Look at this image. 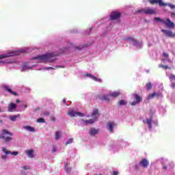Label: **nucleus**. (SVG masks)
<instances>
[{
	"label": "nucleus",
	"mask_w": 175,
	"mask_h": 175,
	"mask_svg": "<svg viewBox=\"0 0 175 175\" xmlns=\"http://www.w3.org/2000/svg\"><path fill=\"white\" fill-rule=\"evenodd\" d=\"M16 103H20V100L17 99V100H16Z\"/></svg>",
	"instance_id": "obj_52"
},
{
	"label": "nucleus",
	"mask_w": 175,
	"mask_h": 175,
	"mask_svg": "<svg viewBox=\"0 0 175 175\" xmlns=\"http://www.w3.org/2000/svg\"><path fill=\"white\" fill-rule=\"evenodd\" d=\"M98 175H102V174H98Z\"/></svg>",
	"instance_id": "obj_56"
},
{
	"label": "nucleus",
	"mask_w": 175,
	"mask_h": 175,
	"mask_svg": "<svg viewBox=\"0 0 175 175\" xmlns=\"http://www.w3.org/2000/svg\"><path fill=\"white\" fill-rule=\"evenodd\" d=\"M169 79L170 81H175V75L173 74H170L169 76Z\"/></svg>",
	"instance_id": "obj_30"
},
{
	"label": "nucleus",
	"mask_w": 175,
	"mask_h": 175,
	"mask_svg": "<svg viewBox=\"0 0 175 175\" xmlns=\"http://www.w3.org/2000/svg\"><path fill=\"white\" fill-rule=\"evenodd\" d=\"M161 68H163L164 69H167L169 68L167 66H165L163 64L161 65Z\"/></svg>",
	"instance_id": "obj_42"
},
{
	"label": "nucleus",
	"mask_w": 175,
	"mask_h": 175,
	"mask_svg": "<svg viewBox=\"0 0 175 175\" xmlns=\"http://www.w3.org/2000/svg\"><path fill=\"white\" fill-rule=\"evenodd\" d=\"M68 165H69V164L68 163H66L65 165H64V167H65L66 172L70 173V172L72 171V167H67Z\"/></svg>",
	"instance_id": "obj_23"
},
{
	"label": "nucleus",
	"mask_w": 175,
	"mask_h": 175,
	"mask_svg": "<svg viewBox=\"0 0 175 175\" xmlns=\"http://www.w3.org/2000/svg\"><path fill=\"white\" fill-rule=\"evenodd\" d=\"M121 17V13L113 12L110 14V20H118Z\"/></svg>",
	"instance_id": "obj_7"
},
{
	"label": "nucleus",
	"mask_w": 175,
	"mask_h": 175,
	"mask_svg": "<svg viewBox=\"0 0 175 175\" xmlns=\"http://www.w3.org/2000/svg\"><path fill=\"white\" fill-rule=\"evenodd\" d=\"M86 76L88 77H90V79H92V80H94V81H98L99 83L102 82V79H98L96 77H95V76H94V75H92L91 74L87 73Z\"/></svg>",
	"instance_id": "obj_16"
},
{
	"label": "nucleus",
	"mask_w": 175,
	"mask_h": 175,
	"mask_svg": "<svg viewBox=\"0 0 175 175\" xmlns=\"http://www.w3.org/2000/svg\"><path fill=\"white\" fill-rule=\"evenodd\" d=\"M25 109H27V105H24Z\"/></svg>",
	"instance_id": "obj_53"
},
{
	"label": "nucleus",
	"mask_w": 175,
	"mask_h": 175,
	"mask_svg": "<svg viewBox=\"0 0 175 175\" xmlns=\"http://www.w3.org/2000/svg\"><path fill=\"white\" fill-rule=\"evenodd\" d=\"M42 116H44L45 117H49V116H50V112L49 111H45L42 113Z\"/></svg>",
	"instance_id": "obj_35"
},
{
	"label": "nucleus",
	"mask_w": 175,
	"mask_h": 175,
	"mask_svg": "<svg viewBox=\"0 0 175 175\" xmlns=\"http://www.w3.org/2000/svg\"><path fill=\"white\" fill-rule=\"evenodd\" d=\"M115 125L116 123L114 122H109L107 124V129L109 131V132H113V128H114Z\"/></svg>",
	"instance_id": "obj_15"
},
{
	"label": "nucleus",
	"mask_w": 175,
	"mask_h": 175,
	"mask_svg": "<svg viewBox=\"0 0 175 175\" xmlns=\"http://www.w3.org/2000/svg\"><path fill=\"white\" fill-rule=\"evenodd\" d=\"M170 87H172V88H175V83H172Z\"/></svg>",
	"instance_id": "obj_44"
},
{
	"label": "nucleus",
	"mask_w": 175,
	"mask_h": 175,
	"mask_svg": "<svg viewBox=\"0 0 175 175\" xmlns=\"http://www.w3.org/2000/svg\"><path fill=\"white\" fill-rule=\"evenodd\" d=\"M133 44L135 46H136L137 47H139V46H140V42H139V41L136 40H134L133 41Z\"/></svg>",
	"instance_id": "obj_33"
},
{
	"label": "nucleus",
	"mask_w": 175,
	"mask_h": 175,
	"mask_svg": "<svg viewBox=\"0 0 175 175\" xmlns=\"http://www.w3.org/2000/svg\"><path fill=\"white\" fill-rule=\"evenodd\" d=\"M163 169L164 170H166V169H167V167L166 165H164V166L163 167Z\"/></svg>",
	"instance_id": "obj_51"
},
{
	"label": "nucleus",
	"mask_w": 175,
	"mask_h": 175,
	"mask_svg": "<svg viewBox=\"0 0 175 175\" xmlns=\"http://www.w3.org/2000/svg\"><path fill=\"white\" fill-rule=\"evenodd\" d=\"M139 104V103H137V101H133L132 103H131V106H135V105Z\"/></svg>",
	"instance_id": "obj_38"
},
{
	"label": "nucleus",
	"mask_w": 175,
	"mask_h": 175,
	"mask_svg": "<svg viewBox=\"0 0 175 175\" xmlns=\"http://www.w3.org/2000/svg\"><path fill=\"white\" fill-rule=\"evenodd\" d=\"M120 106H124V105H126L127 102L125 100H121L119 101Z\"/></svg>",
	"instance_id": "obj_31"
},
{
	"label": "nucleus",
	"mask_w": 175,
	"mask_h": 175,
	"mask_svg": "<svg viewBox=\"0 0 175 175\" xmlns=\"http://www.w3.org/2000/svg\"><path fill=\"white\" fill-rule=\"evenodd\" d=\"M134 98L135 99V101H137V103H139L142 102V97L140 96H139V94H134Z\"/></svg>",
	"instance_id": "obj_24"
},
{
	"label": "nucleus",
	"mask_w": 175,
	"mask_h": 175,
	"mask_svg": "<svg viewBox=\"0 0 175 175\" xmlns=\"http://www.w3.org/2000/svg\"><path fill=\"white\" fill-rule=\"evenodd\" d=\"M23 128L26 129V131H29V132H35V128L31 126H24Z\"/></svg>",
	"instance_id": "obj_20"
},
{
	"label": "nucleus",
	"mask_w": 175,
	"mask_h": 175,
	"mask_svg": "<svg viewBox=\"0 0 175 175\" xmlns=\"http://www.w3.org/2000/svg\"><path fill=\"white\" fill-rule=\"evenodd\" d=\"M99 132V130L92 128L89 131V133L91 136H95V135H97V133Z\"/></svg>",
	"instance_id": "obj_17"
},
{
	"label": "nucleus",
	"mask_w": 175,
	"mask_h": 175,
	"mask_svg": "<svg viewBox=\"0 0 175 175\" xmlns=\"http://www.w3.org/2000/svg\"><path fill=\"white\" fill-rule=\"evenodd\" d=\"M33 150H25V154H27V157H29V158H33Z\"/></svg>",
	"instance_id": "obj_19"
},
{
	"label": "nucleus",
	"mask_w": 175,
	"mask_h": 175,
	"mask_svg": "<svg viewBox=\"0 0 175 175\" xmlns=\"http://www.w3.org/2000/svg\"><path fill=\"white\" fill-rule=\"evenodd\" d=\"M124 40H126V42H132L133 43V42H135V38L133 37H126L124 38Z\"/></svg>",
	"instance_id": "obj_28"
},
{
	"label": "nucleus",
	"mask_w": 175,
	"mask_h": 175,
	"mask_svg": "<svg viewBox=\"0 0 175 175\" xmlns=\"http://www.w3.org/2000/svg\"><path fill=\"white\" fill-rule=\"evenodd\" d=\"M2 151H3V152L5 153L6 155H9V154H10L11 155H15V156L18 155V151L10 152V150H8L5 147L2 148Z\"/></svg>",
	"instance_id": "obj_9"
},
{
	"label": "nucleus",
	"mask_w": 175,
	"mask_h": 175,
	"mask_svg": "<svg viewBox=\"0 0 175 175\" xmlns=\"http://www.w3.org/2000/svg\"><path fill=\"white\" fill-rule=\"evenodd\" d=\"M170 8H171V9H175V5L170 4Z\"/></svg>",
	"instance_id": "obj_46"
},
{
	"label": "nucleus",
	"mask_w": 175,
	"mask_h": 175,
	"mask_svg": "<svg viewBox=\"0 0 175 175\" xmlns=\"http://www.w3.org/2000/svg\"><path fill=\"white\" fill-rule=\"evenodd\" d=\"M25 69H28V64L27 63H25L23 66H22V70H25Z\"/></svg>",
	"instance_id": "obj_37"
},
{
	"label": "nucleus",
	"mask_w": 175,
	"mask_h": 175,
	"mask_svg": "<svg viewBox=\"0 0 175 175\" xmlns=\"http://www.w3.org/2000/svg\"><path fill=\"white\" fill-rule=\"evenodd\" d=\"M161 32L165 33V35H166V36L168 38H175V33H173V32H172L170 30L162 29Z\"/></svg>",
	"instance_id": "obj_10"
},
{
	"label": "nucleus",
	"mask_w": 175,
	"mask_h": 175,
	"mask_svg": "<svg viewBox=\"0 0 175 175\" xmlns=\"http://www.w3.org/2000/svg\"><path fill=\"white\" fill-rule=\"evenodd\" d=\"M61 132L60 131H56L55 134V140H59V139L61 137Z\"/></svg>",
	"instance_id": "obj_26"
},
{
	"label": "nucleus",
	"mask_w": 175,
	"mask_h": 175,
	"mask_svg": "<svg viewBox=\"0 0 175 175\" xmlns=\"http://www.w3.org/2000/svg\"><path fill=\"white\" fill-rule=\"evenodd\" d=\"M57 55H59V53H51L33 57L32 59H39L40 62H43V61H49V62H53L54 59H52L51 58L57 57Z\"/></svg>",
	"instance_id": "obj_1"
},
{
	"label": "nucleus",
	"mask_w": 175,
	"mask_h": 175,
	"mask_svg": "<svg viewBox=\"0 0 175 175\" xmlns=\"http://www.w3.org/2000/svg\"><path fill=\"white\" fill-rule=\"evenodd\" d=\"M73 143V138H70L66 142V146H68V144H72Z\"/></svg>",
	"instance_id": "obj_32"
},
{
	"label": "nucleus",
	"mask_w": 175,
	"mask_h": 175,
	"mask_svg": "<svg viewBox=\"0 0 175 175\" xmlns=\"http://www.w3.org/2000/svg\"><path fill=\"white\" fill-rule=\"evenodd\" d=\"M151 5H159V6H166V3L162 2V0H149Z\"/></svg>",
	"instance_id": "obj_5"
},
{
	"label": "nucleus",
	"mask_w": 175,
	"mask_h": 175,
	"mask_svg": "<svg viewBox=\"0 0 175 175\" xmlns=\"http://www.w3.org/2000/svg\"><path fill=\"white\" fill-rule=\"evenodd\" d=\"M163 24H165V25H167L168 28H173V27H174V23L170 21V18H167L166 21H163Z\"/></svg>",
	"instance_id": "obj_13"
},
{
	"label": "nucleus",
	"mask_w": 175,
	"mask_h": 175,
	"mask_svg": "<svg viewBox=\"0 0 175 175\" xmlns=\"http://www.w3.org/2000/svg\"><path fill=\"white\" fill-rule=\"evenodd\" d=\"M152 88V83L151 82H148L146 83V90L147 91H150Z\"/></svg>",
	"instance_id": "obj_29"
},
{
	"label": "nucleus",
	"mask_w": 175,
	"mask_h": 175,
	"mask_svg": "<svg viewBox=\"0 0 175 175\" xmlns=\"http://www.w3.org/2000/svg\"><path fill=\"white\" fill-rule=\"evenodd\" d=\"M92 119L89 120H85L87 124H94L95 121H98V118H99V110L94 109L92 113Z\"/></svg>",
	"instance_id": "obj_3"
},
{
	"label": "nucleus",
	"mask_w": 175,
	"mask_h": 175,
	"mask_svg": "<svg viewBox=\"0 0 175 175\" xmlns=\"http://www.w3.org/2000/svg\"><path fill=\"white\" fill-rule=\"evenodd\" d=\"M0 122H2V120H0Z\"/></svg>",
	"instance_id": "obj_57"
},
{
	"label": "nucleus",
	"mask_w": 175,
	"mask_h": 175,
	"mask_svg": "<svg viewBox=\"0 0 175 175\" xmlns=\"http://www.w3.org/2000/svg\"><path fill=\"white\" fill-rule=\"evenodd\" d=\"M136 13H144V9L138 10L136 11Z\"/></svg>",
	"instance_id": "obj_40"
},
{
	"label": "nucleus",
	"mask_w": 175,
	"mask_h": 175,
	"mask_svg": "<svg viewBox=\"0 0 175 175\" xmlns=\"http://www.w3.org/2000/svg\"><path fill=\"white\" fill-rule=\"evenodd\" d=\"M154 21H160L161 23H162L163 24V21H165L161 18L156 17V18H154Z\"/></svg>",
	"instance_id": "obj_34"
},
{
	"label": "nucleus",
	"mask_w": 175,
	"mask_h": 175,
	"mask_svg": "<svg viewBox=\"0 0 175 175\" xmlns=\"http://www.w3.org/2000/svg\"><path fill=\"white\" fill-rule=\"evenodd\" d=\"M53 152H57V148L55 146L53 148Z\"/></svg>",
	"instance_id": "obj_45"
},
{
	"label": "nucleus",
	"mask_w": 175,
	"mask_h": 175,
	"mask_svg": "<svg viewBox=\"0 0 175 175\" xmlns=\"http://www.w3.org/2000/svg\"><path fill=\"white\" fill-rule=\"evenodd\" d=\"M56 68H59V66H57Z\"/></svg>",
	"instance_id": "obj_55"
},
{
	"label": "nucleus",
	"mask_w": 175,
	"mask_h": 175,
	"mask_svg": "<svg viewBox=\"0 0 175 175\" xmlns=\"http://www.w3.org/2000/svg\"><path fill=\"white\" fill-rule=\"evenodd\" d=\"M118 174V172L114 171L112 175H117Z\"/></svg>",
	"instance_id": "obj_48"
},
{
	"label": "nucleus",
	"mask_w": 175,
	"mask_h": 175,
	"mask_svg": "<svg viewBox=\"0 0 175 175\" xmlns=\"http://www.w3.org/2000/svg\"><path fill=\"white\" fill-rule=\"evenodd\" d=\"M13 133L9 132L6 129H3L1 131L0 133V139L4 140L5 143H9V142H12L13 140Z\"/></svg>",
	"instance_id": "obj_2"
},
{
	"label": "nucleus",
	"mask_w": 175,
	"mask_h": 175,
	"mask_svg": "<svg viewBox=\"0 0 175 175\" xmlns=\"http://www.w3.org/2000/svg\"><path fill=\"white\" fill-rule=\"evenodd\" d=\"M171 16H172V17H175V12L171 13Z\"/></svg>",
	"instance_id": "obj_49"
},
{
	"label": "nucleus",
	"mask_w": 175,
	"mask_h": 175,
	"mask_svg": "<svg viewBox=\"0 0 175 175\" xmlns=\"http://www.w3.org/2000/svg\"><path fill=\"white\" fill-rule=\"evenodd\" d=\"M14 55H17V53L14 51H11L7 54L0 55V59H2L3 58H8L9 57H14ZM0 64H5V62H0Z\"/></svg>",
	"instance_id": "obj_4"
},
{
	"label": "nucleus",
	"mask_w": 175,
	"mask_h": 175,
	"mask_svg": "<svg viewBox=\"0 0 175 175\" xmlns=\"http://www.w3.org/2000/svg\"><path fill=\"white\" fill-rule=\"evenodd\" d=\"M0 113H2V109L0 108Z\"/></svg>",
	"instance_id": "obj_54"
},
{
	"label": "nucleus",
	"mask_w": 175,
	"mask_h": 175,
	"mask_svg": "<svg viewBox=\"0 0 175 175\" xmlns=\"http://www.w3.org/2000/svg\"><path fill=\"white\" fill-rule=\"evenodd\" d=\"M146 122H147V124L149 126V129H152V125L151 124L152 123V120L151 119H147Z\"/></svg>",
	"instance_id": "obj_27"
},
{
	"label": "nucleus",
	"mask_w": 175,
	"mask_h": 175,
	"mask_svg": "<svg viewBox=\"0 0 175 175\" xmlns=\"http://www.w3.org/2000/svg\"><path fill=\"white\" fill-rule=\"evenodd\" d=\"M101 100H105V102H110V98H109V96L104 95L101 98H100Z\"/></svg>",
	"instance_id": "obj_25"
},
{
	"label": "nucleus",
	"mask_w": 175,
	"mask_h": 175,
	"mask_svg": "<svg viewBox=\"0 0 175 175\" xmlns=\"http://www.w3.org/2000/svg\"><path fill=\"white\" fill-rule=\"evenodd\" d=\"M23 169H24L25 170H29V166L23 167Z\"/></svg>",
	"instance_id": "obj_43"
},
{
	"label": "nucleus",
	"mask_w": 175,
	"mask_h": 175,
	"mask_svg": "<svg viewBox=\"0 0 175 175\" xmlns=\"http://www.w3.org/2000/svg\"><path fill=\"white\" fill-rule=\"evenodd\" d=\"M3 88L5 91H7V92L11 94V95H14V96H18V94L16 92H13L10 87L5 85L3 87Z\"/></svg>",
	"instance_id": "obj_11"
},
{
	"label": "nucleus",
	"mask_w": 175,
	"mask_h": 175,
	"mask_svg": "<svg viewBox=\"0 0 175 175\" xmlns=\"http://www.w3.org/2000/svg\"><path fill=\"white\" fill-rule=\"evenodd\" d=\"M7 158H8V156L6 155V154H5V155H1V159L3 161H6Z\"/></svg>",
	"instance_id": "obj_39"
},
{
	"label": "nucleus",
	"mask_w": 175,
	"mask_h": 175,
	"mask_svg": "<svg viewBox=\"0 0 175 175\" xmlns=\"http://www.w3.org/2000/svg\"><path fill=\"white\" fill-rule=\"evenodd\" d=\"M163 57H165V58L169 57V54H167V53H164L163 54Z\"/></svg>",
	"instance_id": "obj_41"
},
{
	"label": "nucleus",
	"mask_w": 175,
	"mask_h": 175,
	"mask_svg": "<svg viewBox=\"0 0 175 175\" xmlns=\"http://www.w3.org/2000/svg\"><path fill=\"white\" fill-rule=\"evenodd\" d=\"M37 122H40V123H44L45 120L43 118H40L37 120Z\"/></svg>",
	"instance_id": "obj_36"
},
{
	"label": "nucleus",
	"mask_w": 175,
	"mask_h": 175,
	"mask_svg": "<svg viewBox=\"0 0 175 175\" xmlns=\"http://www.w3.org/2000/svg\"><path fill=\"white\" fill-rule=\"evenodd\" d=\"M120 92H111L109 94V96H112V98H117V96H120Z\"/></svg>",
	"instance_id": "obj_22"
},
{
	"label": "nucleus",
	"mask_w": 175,
	"mask_h": 175,
	"mask_svg": "<svg viewBox=\"0 0 175 175\" xmlns=\"http://www.w3.org/2000/svg\"><path fill=\"white\" fill-rule=\"evenodd\" d=\"M149 165L150 161H148V160H147L146 159H142V161H139V165L142 167H144V169H147Z\"/></svg>",
	"instance_id": "obj_8"
},
{
	"label": "nucleus",
	"mask_w": 175,
	"mask_h": 175,
	"mask_svg": "<svg viewBox=\"0 0 175 175\" xmlns=\"http://www.w3.org/2000/svg\"><path fill=\"white\" fill-rule=\"evenodd\" d=\"M46 70H49V69H54L53 67H46L44 68Z\"/></svg>",
	"instance_id": "obj_47"
},
{
	"label": "nucleus",
	"mask_w": 175,
	"mask_h": 175,
	"mask_svg": "<svg viewBox=\"0 0 175 175\" xmlns=\"http://www.w3.org/2000/svg\"><path fill=\"white\" fill-rule=\"evenodd\" d=\"M68 116H70L71 118L72 117H84V113L81 112H76L73 111H70L68 112Z\"/></svg>",
	"instance_id": "obj_6"
},
{
	"label": "nucleus",
	"mask_w": 175,
	"mask_h": 175,
	"mask_svg": "<svg viewBox=\"0 0 175 175\" xmlns=\"http://www.w3.org/2000/svg\"><path fill=\"white\" fill-rule=\"evenodd\" d=\"M16 107H17V105H16V104L11 103L8 105V111L10 113L13 111V110H16Z\"/></svg>",
	"instance_id": "obj_14"
},
{
	"label": "nucleus",
	"mask_w": 175,
	"mask_h": 175,
	"mask_svg": "<svg viewBox=\"0 0 175 175\" xmlns=\"http://www.w3.org/2000/svg\"><path fill=\"white\" fill-rule=\"evenodd\" d=\"M155 96L158 98L161 96V94L159 93L153 92L152 94L148 95V100H150V99H152L153 98H155Z\"/></svg>",
	"instance_id": "obj_18"
},
{
	"label": "nucleus",
	"mask_w": 175,
	"mask_h": 175,
	"mask_svg": "<svg viewBox=\"0 0 175 175\" xmlns=\"http://www.w3.org/2000/svg\"><path fill=\"white\" fill-rule=\"evenodd\" d=\"M63 102L66 104V106H68V103H66V100L65 99H63Z\"/></svg>",
	"instance_id": "obj_50"
},
{
	"label": "nucleus",
	"mask_w": 175,
	"mask_h": 175,
	"mask_svg": "<svg viewBox=\"0 0 175 175\" xmlns=\"http://www.w3.org/2000/svg\"><path fill=\"white\" fill-rule=\"evenodd\" d=\"M17 118H20V114L14 115L10 117V120L12 122L17 121Z\"/></svg>",
	"instance_id": "obj_21"
},
{
	"label": "nucleus",
	"mask_w": 175,
	"mask_h": 175,
	"mask_svg": "<svg viewBox=\"0 0 175 175\" xmlns=\"http://www.w3.org/2000/svg\"><path fill=\"white\" fill-rule=\"evenodd\" d=\"M144 13L145 14H157L154 9H151L150 8L144 9Z\"/></svg>",
	"instance_id": "obj_12"
}]
</instances>
